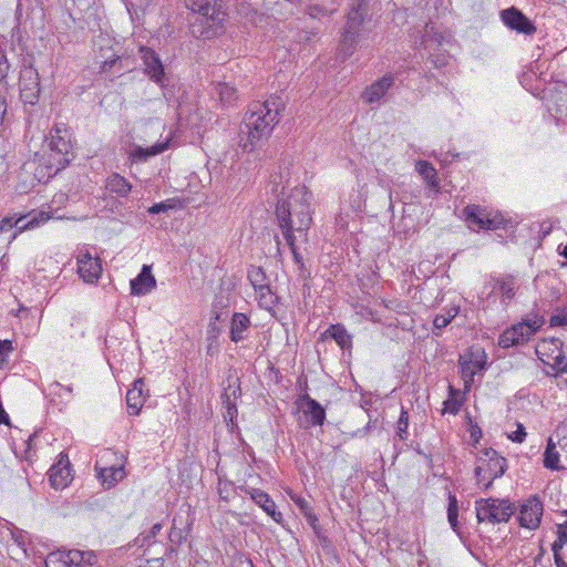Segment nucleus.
Returning <instances> with one entry per match:
<instances>
[{"label": "nucleus", "mask_w": 567, "mask_h": 567, "mask_svg": "<svg viewBox=\"0 0 567 567\" xmlns=\"http://www.w3.org/2000/svg\"><path fill=\"white\" fill-rule=\"evenodd\" d=\"M284 109L280 97H271L265 102H254L245 114L240 126L238 147L244 153H252L259 150L279 122Z\"/></svg>", "instance_id": "f257e3e1"}, {"label": "nucleus", "mask_w": 567, "mask_h": 567, "mask_svg": "<svg viewBox=\"0 0 567 567\" xmlns=\"http://www.w3.org/2000/svg\"><path fill=\"white\" fill-rule=\"evenodd\" d=\"M310 203L311 194L305 186L295 187L287 198L278 202L276 215L286 241L296 237L295 233L307 236L312 223Z\"/></svg>", "instance_id": "f03ea898"}, {"label": "nucleus", "mask_w": 567, "mask_h": 567, "mask_svg": "<svg viewBox=\"0 0 567 567\" xmlns=\"http://www.w3.org/2000/svg\"><path fill=\"white\" fill-rule=\"evenodd\" d=\"M185 3L198 14L190 27L194 37L212 39L221 32L226 19L221 0H185Z\"/></svg>", "instance_id": "7ed1b4c3"}, {"label": "nucleus", "mask_w": 567, "mask_h": 567, "mask_svg": "<svg viewBox=\"0 0 567 567\" xmlns=\"http://www.w3.org/2000/svg\"><path fill=\"white\" fill-rule=\"evenodd\" d=\"M48 148V153L39 159V166H44L48 177H52L71 162L73 146L68 131L59 127L51 131Z\"/></svg>", "instance_id": "20e7f679"}, {"label": "nucleus", "mask_w": 567, "mask_h": 567, "mask_svg": "<svg viewBox=\"0 0 567 567\" xmlns=\"http://www.w3.org/2000/svg\"><path fill=\"white\" fill-rule=\"evenodd\" d=\"M507 468L505 457L498 455L493 449H484L476 458L475 477L476 483L484 489L492 486L493 481L501 477Z\"/></svg>", "instance_id": "39448f33"}, {"label": "nucleus", "mask_w": 567, "mask_h": 567, "mask_svg": "<svg viewBox=\"0 0 567 567\" xmlns=\"http://www.w3.org/2000/svg\"><path fill=\"white\" fill-rule=\"evenodd\" d=\"M364 16L365 8L361 2L358 3L357 7H353L348 13L339 45V54L343 60L351 56L355 50L363 27Z\"/></svg>", "instance_id": "423d86ee"}, {"label": "nucleus", "mask_w": 567, "mask_h": 567, "mask_svg": "<svg viewBox=\"0 0 567 567\" xmlns=\"http://www.w3.org/2000/svg\"><path fill=\"white\" fill-rule=\"evenodd\" d=\"M476 517L480 523L499 524L508 522L515 513V506L508 499L481 498L475 502Z\"/></svg>", "instance_id": "0eeeda50"}, {"label": "nucleus", "mask_w": 567, "mask_h": 567, "mask_svg": "<svg viewBox=\"0 0 567 567\" xmlns=\"http://www.w3.org/2000/svg\"><path fill=\"white\" fill-rule=\"evenodd\" d=\"M486 363V353L484 350H471L460 355L458 364L461 369V378L466 391L471 389L475 374L485 370Z\"/></svg>", "instance_id": "6e6552de"}, {"label": "nucleus", "mask_w": 567, "mask_h": 567, "mask_svg": "<svg viewBox=\"0 0 567 567\" xmlns=\"http://www.w3.org/2000/svg\"><path fill=\"white\" fill-rule=\"evenodd\" d=\"M463 216L468 227L474 230L497 229L503 224V218L499 215H492L480 205H467L463 209Z\"/></svg>", "instance_id": "1a4fd4ad"}, {"label": "nucleus", "mask_w": 567, "mask_h": 567, "mask_svg": "<svg viewBox=\"0 0 567 567\" xmlns=\"http://www.w3.org/2000/svg\"><path fill=\"white\" fill-rule=\"evenodd\" d=\"M539 324L535 321H523L506 329L498 339L499 347L506 349L523 344L530 339L538 330Z\"/></svg>", "instance_id": "9d476101"}, {"label": "nucleus", "mask_w": 567, "mask_h": 567, "mask_svg": "<svg viewBox=\"0 0 567 567\" xmlns=\"http://www.w3.org/2000/svg\"><path fill=\"white\" fill-rule=\"evenodd\" d=\"M20 95L24 103L34 105L40 96V78L38 70L31 64L23 65L20 71Z\"/></svg>", "instance_id": "9b49d317"}, {"label": "nucleus", "mask_w": 567, "mask_h": 567, "mask_svg": "<svg viewBox=\"0 0 567 567\" xmlns=\"http://www.w3.org/2000/svg\"><path fill=\"white\" fill-rule=\"evenodd\" d=\"M138 52L144 64V71L150 79L162 87L166 86L168 79L159 55L153 49L147 47H141Z\"/></svg>", "instance_id": "f8f14e48"}, {"label": "nucleus", "mask_w": 567, "mask_h": 567, "mask_svg": "<svg viewBox=\"0 0 567 567\" xmlns=\"http://www.w3.org/2000/svg\"><path fill=\"white\" fill-rule=\"evenodd\" d=\"M544 507L537 496H530L522 505L519 509L518 520L522 527L536 529L539 527Z\"/></svg>", "instance_id": "ddd939ff"}, {"label": "nucleus", "mask_w": 567, "mask_h": 567, "mask_svg": "<svg viewBox=\"0 0 567 567\" xmlns=\"http://www.w3.org/2000/svg\"><path fill=\"white\" fill-rule=\"evenodd\" d=\"M501 19L506 27L518 33L530 35L536 32L534 23L515 7L502 10Z\"/></svg>", "instance_id": "4468645a"}, {"label": "nucleus", "mask_w": 567, "mask_h": 567, "mask_svg": "<svg viewBox=\"0 0 567 567\" xmlns=\"http://www.w3.org/2000/svg\"><path fill=\"white\" fill-rule=\"evenodd\" d=\"M72 480L71 464L68 455L60 454L59 461L51 466L49 471V481L53 488L62 489L68 486Z\"/></svg>", "instance_id": "2eb2a0df"}, {"label": "nucleus", "mask_w": 567, "mask_h": 567, "mask_svg": "<svg viewBox=\"0 0 567 567\" xmlns=\"http://www.w3.org/2000/svg\"><path fill=\"white\" fill-rule=\"evenodd\" d=\"M51 216L45 212H40L37 217H33L30 221H24L23 217L16 218L13 216L4 217L0 221V233L9 231L12 228H17V231L12 234L10 237V241L13 240L17 237L18 233L23 231L28 228H33L35 226H39V224L44 223L49 220Z\"/></svg>", "instance_id": "dca6fc26"}, {"label": "nucleus", "mask_w": 567, "mask_h": 567, "mask_svg": "<svg viewBox=\"0 0 567 567\" xmlns=\"http://www.w3.org/2000/svg\"><path fill=\"white\" fill-rule=\"evenodd\" d=\"M78 272L85 282H95L102 272L100 258H93L89 251L80 254L78 257Z\"/></svg>", "instance_id": "f3484780"}, {"label": "nucleus", "mask_w": 567, "mask_h": 567, "mask_svg": "<svg viewBox=\"0 0 567 567\" xmlns=\"http://www.w3.org/2000/svg\"><path fill=\"white\" fill-rule=\"evenodd\" d=\"M82 559L79 549L52 553L45 559V567H80Z\"/></svg>", "instance_id": "a211bd4d"}, {"label": "nucleus", "mask_w": 567, "mask_h": 567, "mask_svg": "<svg viewBox=\"0 0 567 567\" xmlns=\"http://www.w3.org/2000/svg\"><path fill=\"white\" fill-rule=\"evenodd\" d=\"M393 83L394 76L385 74L364 90L362 99L370 104L379 102L386 94Z\"/></svg>", "instance_id": "6ab92c4d"}, {"label": "nucleus", "mask_w": 567, "mask_h": 567, "mask_svg": "<svg viewBox=\"0 0 567 567\" xmlns=\"http://www.w3.org/2000/svg\"><path fill=\"white\" fill-rule=\"evenodd\" d=\"M156 287V280L152 275L151 266L144 265L136 278L131 280V293L144 296Z\"/></svg>", "instance_id": "aec40b11"}, {"label": "nucleus", "mask_w": 567, "mask_h": 567, "mask_svg": "<svg viewBox=\"0 0 567 567\" xmlns=\"http://www.w3.org/2000/svg\"><path fill=\"white\" fill-rule=\"evenodd\" d=\"M144 386L145 384L143 379H137L134 381L133 386L126 393V404L131 415H137L144 405Z\"/></svg>", "instance_id": "412c9836"}, {"label": "nucleus", "mask_w": 567, "mask_h": 567, "mask_svg": "<svg viewBox=\"0 0 567 567\" xmlns=\"http://www.w3.org/2000/svg\"><path fill=\"white\" fill-rule=\"evenodd\" d=\"M251 499L259 505L275 522L282 520V514L276 511V504L270 496L258 488H251L249 492Z\"/></svg>", "instance_id": "4be33fe9"}, {"label": "nucleus", "mask_w": 567, "mask_h": 567, "mask_svg": "<svg viewBox=\"0 0 567 567\" xmlns=\"http://www.w3.org/2000/svg\"><path fill=\"white\" fill-rule=\"evenodd\" d=\"M250 319L243 312H235L230 322V340L235 343L243 341L246 336L245 332L250 328Z\"/></svg>", "instance_id": "5701e85b"}, {"label": "nucleus", "mask_w": 567, "mask_h": 567, "mask_svg": "<svg viewBox=\"0 0 567 567\" xmlns=\"http://www.w3.org/2000/svg\"><path fill=\"white\" fill-rule=\"evenodd\" d=\"M303 401V413L308 416H310L311 424L313 426L316 425H322L326 420V412L324 409L321 406V404L316 401L315 399L310 398L308 394H306L302 398Z\"/></svg>", "instance_id": "b1692460"}, {"label": "nucleus", "mask_w": 567, "mask_h": 567, "mask_svg": "<svg viewBox=\"0 0 567 567\" xmlns=\"http://www.w3.org/2000/svg\"><path fill=\"white\" fill-rule=\"evenodd\" d=\"M322 339L331 338L341 349H350L352 347V337L341 324H331L321 336Z\"/></svg>", "instance_id": "393cba45"}, {"label": "nucleus", "mask_w": 567, "mask_h": 567, "mask_svg": "<svg viewBox=\"0 0 567 567\" xmlns=\"http://www.w3.org/2000/svg\"><path fill=\"white\" fill-rule=\"evenodd\" d=\"M95 470L97 472L99 478H101L103 485L107 488L124 477L123 466L102 467L100 466V462H96Z\"/></svg>", "instance_id": "a878e982"}, {"label": "nucleus", "mask_w": 567, "mask_h": 567, "mask_svg": "<svg viewBox=\"0 0 567 567\" xmlns=\"http://www.w3.org/2000/svg\"><path fill=\"white\" fill-rule=\"evenodd\" d=\"M105 187L110 193H114L120 197L127 196L132 189L130 182L117 173H113L107 177Z\"/></svg>", "instance_id": "bb28decb"}, {"label": "nucleus", "mask_w": 567, "mask_h": 567, "mask_svg": "<svg viewBox=\"0 0 567 567\" xmlns=\"http://www.w3.org/2000/svg\"><path fill=\"white\" fill-rule=\"evenodd\" d=\"M168 147V142L156 143L151 147L136 146L132 152L131 156L135 161H146L147 158L163 153Z\"/></svg>", "instance_id": "cd10ccee"}, {"label": "nucleus", "mask_w": 567, "mask_h": 567, "mask_svg": "<svg viewBox=\"0 0 567 567\" xmlns=\"http://www.w3.org/2000/svg\"><path fill=\"white\" fill-rule=\"evenodd\" d=\"M416 171L423 177V179L427 183L429 186H431L433 188L439 187L436 169L430 162L419 161L416 163Z\"/></svg>", "instance_id": "c85d7f7f"}, {"label": "nucleus", "mask_w": 567, "mask_h": 567, "mask_svg": "<svg viewBox=\"0 0 567 567\" xmlns=\"http://www.w3.org/2000/svg\"><path fill=\"white\" fill-rule=\"evenodd\" d=\"M502 295L503 301L512 300L515 297L516 291V281L513 276H504L502 278L496 279V286Z\"/></svg>", "instance_id": "c756f323"}, {"label": "nucleus", "mask_w": 567, "mask_h": 567, "mask_svg": "<svg viewBox=\"0 0 567 567\" xmlns=\"http://www.w3.org/2000/svg\"><path fill=\"white\" fill-rule=\"evenodd\" d=\"M214 94L224 105H231L237 100V91L227 83H218L214 87Z\"/></svg>", "instance_id": "7c9ffc66"}, {"label": "nucleus", "mask_w": 567, "mask_h": 567, "mask_svg": "<svg viewBox=\"0 0 567 567\" xmlns=\"http://www.w3.org/2000/svg\"><path fill=\"white\" fill-rule=\"evenodd\" d=\"M256 291V299L260 308L270 310L277 302V296L271 291L269 285Z\"/></svg>", "instance_id": "2f4dec72"}, {"label": "nucleus", "mask_w": 567, "mask_h": 567, "mask_svg": "<svg viewBox=\"0 0 567 567\" xmlns=\"http://www.w3.org/2000/svg\"><path fill=\"white\" fill-rule=\"evenodd\" d=\"M544 466L549 470L559 468V453L556 450V445L551 439L548 440L545 453H544Z\"/></svg>", "instance_id": "473e14b6"}, {"label": "nucleus", "mask_w": 567, "mask_h": 567, "mask_svg": "<svg viewBox=\"0 0 567 567\" xmlns=\"http://www.w3.org/2000/svg\"><path fill=\"white\" fill-rule=\"evenodd\" d=\"M457 308L447 309L445 313L436 315L433 320L434 331L433 333L439 336L441 330L445 328L457 315Z\"/></svg>", "instance_id": "72a5a7b5"}, {"label": "nucleus", "mask_w": 567, "mask_h": 567, "mask_svg": "<svg viewBox=\"0 0 567 567\" xmlns=\"http://www.w3.org/2000/svg\"><path fill=\"white\" fill-rule=\"evenodd\" d=\"M247 277L255 290L268 286L266 274L261 267L251 266Z\"/></svg>", "instance_id": "f704fd0d"}, {"label": "nucleus", "mask_w": 567, "mask_h": 567, "mask_svg": "<svg viewBox=\"0 0 567 567\" xmlns=\"http://www.w3.org/2000/svg\"><path fill=\"white\" fill-rule=\"evenodd\" d=\"M458 504L456 496L452 493L449 494L447 519L452 529L458 533Z\"/></svg>", "instance_id": "c9c22d12"}, {"label": "nucleus", "mask_w": 567, "mask_h": 567, "mask_svg": "<svg viewBox=\"0 0 567 567\" xmlns=\"http://www.w3.org/2000/svg\"><path fill=\"white\" fill-rule=\"evenodd\" d=\"M163 525L161 523H156L152 526L150 532L140 534L134 543L138 547L150 546L153 542V539L156 537V535L162 530Z\"/></svg>", "instance_id": "e433bc0d"}, {"label": "nucleus", "mask_w": 567, "mask_h": 567, "mask_svg": "<svg viewBox=\"0 0 567 567\" xmlns=\"http://www.w3.org/2000/svg\"><path fill=\"white\" fill-rule=\"evenodd\" d=\"M565 544H567V522L558 526V538L551 545L554 559L557 556H561L560 550Z\"/></svg>", "instance_id": "4c0bfd02"}, {"label": "nucleus", "mask_w": 567, "mask_h": 567, "mask_svg": "<svg viewBox=\"0 0 567 567\" xmlns=\"http://www.w3.org/2000/svg\"><path fill=\"white\" fill-rule=\"evenodd\" d=\"M408 426H409V413L406 410H404L402 408L400 417L396 423V435L400 437L401 441L408 440V436H409Z\"/></svg>", "instance_id": "58836bf2"}, {"label": "nucleus", "mask_w": 567, "mask_h": 567, "mask_svg": "<svg viewBox=\"0 0 567 567\" xmlns=\"http://www.w3.org/2000/svg\"><path fill=\"white\" fill-rule=\"evenodd\" d=\"M239 394H240L239 385L231 386L230 384H229L228 389H226V391L224 393V399H225L224 402L226 403L227 410H228V414H230V415L233 414V412H231L233 410L236 411V403L230 400V396H234V399H236Z\"/></svg>", "instance_id": "ea45409f"}, {"label": "nucleus", "mask_w": 567, "mask_h": 567, "mask_svg": "<svg viewBox=\"0 0 567 567\" xmlns=\"http://www.w3.org/2000/svg\"><path fill=\"white\" fill-rule=\"evenodd\" d=\"M12 342L9 340H0V369L8 363L9 354L12 352Z\"/></svg>", "instance_id": "a19ab883"}, {"label": "nucleus", "mask_w": 567, "mask_h": 567, "mask_svg": "<svg viewBox=\"0 0 567 567\" xmlns=\"http://www.w3.org/2000/svg\"><path fill=\"white\" fill-rule=\"evenodd\" d=\"M290 498L298 506V508L300 509L302 515H306L307 512L312 511L310 503L302 496L293 494V495H290Z\"/></svg>", "instance_id": "79ce46f5"}, {"label": "nucleus", "mask_w": 567, "mask_h": 567, "mask_svg": "<svg viewBox=\"0 0 567 567\" xmlns=\"http://www.w3.org/2000/svg\"><path fill=\"white\" fill-rule=\"evenodd\" d=\"M551 326H567V306L550 318Z\"/></svg>", "instance_id": "37998d69"}, {"label": "nucleus", "mask_w": 567, "mask_h": 567, "mask_svg": "<svg viewBox=\"0 0 567 567\" xmlns=\"http://www.w3.org/2000/svg\"><path fill=\"white\" fill-rule=\"evenodd\" d=\"M525 427L522 424L517 425V430L508 434V439L516 443H522L526 437Z\"/></svg>", "instance_id": "c03bdc74"}, {"label": "nucleus", "mask_w": 567, "mask_h": 567, "mask_svg": "<svg viewBox=\"0 0 567 567\" xmlns=\"http://www.w3.org/2000/svg\"><path fill=\"white\" fill-rule=\"evenodd\" d=\"M174 206L168 203V202H162V203H157V204H154L153 206H151L148 208V213L150 214H159V213H165L169 209H172Z\"/></svg>", "instance_id": "a18cd8bd"}, {"label": "nucleus", "mask_w": 567, "mask_h": 567, "mask_svg": "<svg viewBox=\"0 0 567 567\" xmlns=\"http://www.w3.org/2000/svg\"><path fill=\"white\" fill-rule=\"evenodd\" d=\"M287 245L289 246L291 252H292V256H293V260L299 266L300 264H303V259H302V256L300 255V252L297 250V246H296V237H291L290 238V241H287Z\"/></svg>", "instance_id": "49530a36"}, {"label": "nucleus", "mask_w": 567, "mask_h": 567, "mask_svg": "<svg viewBox=\"0 0 567 567\" xmlns=\"http://www.w3.org/2000/svg\"><path fill=\"white\" fill-rule=\"evenodd\" d=\"M305 518L307 519V523L311 526V528L318 533L320 527H319V520H318V517L317 515L315 514L313 509L311 512H307L306 515H303Z\"/></svg>", "instance_id": "de8ad7c7"}, {"label": "nucleus", "mask_w": 567, "mask_h": 567, "mask_svg": "<svg viewBox=\"0 0 567 567\" xmlns=\"http://www.w3.org/2000/svg\"><path fill=\"white\" fill-rule=\"evenodd\" d=\"M470 436L473 440L474 446L480 442L482 437V430L477 424H472L470 427Z\"/></svg>", "instance_id": "09e8293b"}, {"label": "nucleus", "mask_w": 567, "mask_h": 567, "mask_svg": "<svg viewBox=\"0 0 567 567\" xmlns=\"http://www.w3.org/2000/svg\"><path fill=\"white\" fill-rule=\"evenodd\" d=\"M80 554L83 556V559H82V566L83 565H93L94 561H95V555L93 551H82L80 550Z\"/></svg>", "instance_id": "8fccbe9b"}, {"label": "nucleus", "mask_w": 567, "mask_h": 567, "mask_svg": "<svg viewBox=\"0 0 567 567\" xmlns=\"http://www.w3.org/2000/svg\"><path fill=\"white\" fill-rule=\"evenodd\" d=\"M548 344H549V342L543 341L542 344H539V348L545 349ZM550 344H553L556 349H559L561 347L563 342L559 339H553L550 341Z\"/></svg>", "instance_id": "3c124183"}, {"label": "nucleus", "mask_w": 567, "mask_h": 567, "mask_svg": "<svg viewBox=\"0 0 567 567\" xmlns=\"http://www.w3.org/2000/svg\"><path fill=\"white\" fill-rule=\"evenodd\" d=\"M378 184L389 190L390 205H392V190L389 187V185L385 183V181L382 177L379 178Z\"/></svg>", "instance_id": "603ef678"}, {"label": "nucleus", "mask_w": 567, "mask_h": 567, "mask_svg": "<svg viewBox=\"0 0 567 567\" xmlns=\"http://www.w3.org/2000/svg\"><path fill=\"white\" fill-rule=\"evenodd\" d=\"M555 365L559 369V370H564V362H565V358L561 355V353H558V355H556L555 358Z\"/></svg>", "instance_id": "864d4df0"}, {"label": "nucleus", "mask_w": 567, "mask_h": 567, "mask_svg": "<svg viewBox=\"0 0 567 567\" xmlns=\"http://www.w3.org/2000/svg\"><path fill=\"white\" fill-rule=\"evenodd\" d=\"M299 275L303 278L308 277L310 272L307 270L305 264H300L299 266Z\"/></svg>", "instance_id": "5fc2aeb1"}, {"label": "nucleus", "mask_w": 567, "mask_h": 567, "mask_svg": "<svg viewBox=\"0 0 567 567\" xmlns=\"http://www.w3.org/2000/svg\"><path fill=\"white\" fill-rule=\"evenodd\" d=\"M554 560L556 567H567V563L564 560L563 556H557Z\"/></svg>", "instance_id": "6e6d98bb"}, {"label": "nucleus", "mask_w": 567, "mask_h": 567, "mask_svg": "<svg viewBox=\"0 0 567 567\" xmlns=\"http://www.w3.org/2000/svg\"><path fill=\"white\" fill-rule=\"evenodd\" d=\"M6 114V104L4 102L0 99V125L2 124L3 122V116Z\"/></svg>", "instance_id": "4d7b16f0"}, {"label": "nucleus", "mask_w": 567, "mask_h": 567, "mask_svg": "<svg viewBox=\"0 0 567 567\" xmlns=\"http://www.w3.org/2000/svg\"><path fill=\"white\" fill-rule=\"evenodd\" d=\"M241 567H254L252 563L250 560H247L241 564Z\"/></svg>", "instance_id": "13d9d810"}, {"label": "nucleus", "mask_w": 567, "mask_h": 567, "mask_svg": "<svg viewBox=\"0 0 567 567\" xmlns=\"http://www.w3.org/2000/svg\"><path fill=\"white\" fill-rule=\"evenodd\" d=\"M560 255L564 256L567 259V246L564 247V249L560 252Z\"/></svg>", "instance_id": "bf43d9fd"}, {"label": "nucleus", "mask_w": 567, "mask_h": 567, "mask_svg": "<svg viewBox=\"0 0 567 567\" xmlns=\"http://www.w3.org/2000/svg\"><path fill=\"white\" fill-rule=\"evenodd\" d=\"M451 412H452V413H457V412H458V405H454V406L451 409Z\"/></svg>", "instance_id": "052dcab7"}, {"label": "nucleus", "mask_w": 567, "mask_h": 567, "mask_svg": "<svg viewBox=\"0 0 567 567\" xmlns=\"http://www.w3.org/2000/svg\"><path fill=\"white\" fill-rule=\"evenodd\" d=\"M210 327H212L213 331H216V327L215 326L210 324Z\"/></svg>", "instance_id": "680f3d73"}]
</instances>
